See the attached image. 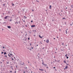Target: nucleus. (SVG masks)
<instances>
[{"instance_id": "f257e3e1", "label": "nucleus", "mask_w": 73, "mask_h": 73, "mask_svg": "<svg viewBox=\"0 0 73 73\" xmlns=\"http://www.w3.org/2000/svg\"><path fill=\"white\" fill-rule=\"evenodd\" d=\"M19 62L21 63V65H24V63L23 62Z\"/></svg>"}, {"instance_id": "f03ea898", "label": "nucleus", "mask_w": 73, "mask_h": 73, "mask_svg": "<svg viewBox=\"0 0 73 73\" xmlns=\"http://www.w3.org/2000/svg\"><path fill=\"white\" fill-rule=\"evenodd\" d=\"M24 41H27V38L26 37H24Z\"/></svg>"}, {"instance_id": "7ed1b4c3", "label": "nucleus", "mask_w": 73, "mask_h": 73, "mask_svg": "<svg viewBox=\"0 0 73 73\" xmlns=\"http://www.w3.org/2000/svg\"><path fill=\"white\" fill-rule=\"evenodd\" d=\"M36 27V26L35 25H32L31 26V27L32 28H33V27Z\"/></svg>"}, {"instance_id": "20e7f679", "label": "nucleus", "mask_w": 73, "mask_h": 73, "mask_svg": "<svg viewBox=\"0 0 73 73\" xmlns=\"http://www.w3.org/2000/svg\"><path fill=\"white\" fill-rule=\"evenodd\" d=\"M46 42H47V43H48H48L49 42V40H47L46 41Z\"/></svg>"}, {"instance_id": "39448f33", "label": "nucleus", "mask_w": 73, "mask_h": 73, "mask_svg": "<svg viewBox=\"0 0 73 73\" xmlns=\"http://www.w3.org/2000/svg\"><path fill=\"white\" fill-rule=\"evenodd\" d=\"M7 18H8L7 16H6V17H4V19H7Z\"/></svg>"}, {"instance_id": "423d86ee", "label": "nucleus", "mask_w": 73, "mask_h": 73, "mask_svg": "<svg viewBox=\"0 0 73 73\" xmlns=\"http://www.w3.org/2000/svg\"><path fill=\"white\" fill-rule=\"evenodd\" d=\"M68 66H67V65H66V67H65V69H68Z\"/></svg>"}, {"instance_id": "0eeeda50", "label": "nucleus", "mask_w": 73, "mask_h": 73, "mask_svg": "<svg viewBox=\"0 0 73 73\" xmlns=\"http://www.w3.org/2000/svg\"><path fill=\"white\" fill-rule=\"evenodd\" d=\"M28 32H29V34H31V33H32V31H31V30H30V31H29Z\"/></svg>"}, {"instance_id": "6e6552de", "label": "nucleus", "mask_w": 73, "mask_h": 73, "mask_svg": "<svg viewBox=\"0 0 73 73\" xmlns=\"http://www.w3.org/2000/svg\"><path fill=\"white\" fill-rule=\"evenodd\" d=\"M7 27L9 29H10V28H11V27L10 26H7Z\"/></svg>"}, {"instance_id": "1a4fd4ad", "label": "nucleus", "mask_w": 73, "mask_h": 73, "mask_svg": "<svg viewBox=\"0 0 73 73\" xmlns=\"http://www.w3.org/2000/svg\"><path fill=\"white\" fill-rule=\"evenodd\" d=\"M10 55H11L10 56H12L13 57H14V55H13L12 54H10Z\"/></svg>"}, {"instance_id": "9d476101", "label": "nucleus", "mask_w": 73, "mask_h": 73, "mask_svg": "<svg viewBox=\"0 0 73 73\" xmlns=\"http://www.w3.org/2000/svg\"><path fill=\"white\" fill-rule=\"evenodd\" d=\"M24 18H25V19H24V20H25V19H27V17H25V16H24Z\"/></svg>"}, {"instance_id": "9b49d317", "label": "nucleus", "mask_w": 73, "mask_h": 73, "mask_svg": "<svg viewBox=\"0 0 73 73\" xmlns=\"http://www.w3.org/2000/svg\"><path fill=\"white\" fill-rule=\"evenodd\" d=\"M39 37L41 38H42V37L40 35H39Z\"/></svg>"}, {"instance_id": "f8f14e48", "label": "nucleus", "mask_w": 73, "mask_h": 73, "mask_svg": "<svg viewBox=\"0 0 73 73\" xmlns=\"http://www.w3.org/2000/svg\"><path fill=\"white\" fill-rule=\"evenodd\" d=\"M52 8V6L51 5H50L49 6V9H51Z\"/></svg>"}, {"instance_id": "ddd939ff", "label": "nucleus", "mask_w": 73, "mask_h": 73, "mask_svg": "<svg viewBox=\"0 0 73 73\" xmlns=\"http://www.w3.org/2000/svg\"><path fill=\"white\" fill-rule=\"evenodd\" d=\"M64 62L65 63V64H66V61L65 60L64 61Z\"/></svg>"}, {"instance_id": "4468645a", "label": "nucleus", "mask_w": 73, "mask_h": 73, "mask_svg": "<svg viewBox=\"0 0 73 73\" xmlns=\"http://www.w3.org/2000/svg\"><path fill=\"white\" fill-rule=\"evenodd\" d=\"M70 7H71V8H73V5H71L70 6Z\"/></svg>"}, {"instance_id": "2eb2a0df", "label": "nucleus", "mask_w": 73, "mask_h": 73, "mask_svg": "<svg viewBox=\"0 0 73 73\" xmlns=\"http://www.w3.org/2000/svg\"><path fill=\"white\" fill-rule=\"evenodd\" d=\"M8 13H9V14H10V13H11L10 12V11H8Z\"/></svg>"}, {"instance_id": "dca6fc26", "label": "nucleus", "mask_w": 73, "mask_h": 73, "mask_svg": "<svg viewBox=\"0 0 73 73\" xmlns=\"http://www.w3.org/2000/svg\"><path fill=\"white\" fill-rule=\"evenodd\" d=\"M28 49H29V50H31H31H32V49L31 48H30V49H29V48H28Z\"/></svg>"}, {"instance_id": "f3484780", "label": "nucleus", "mask_w": 73, "mask_h": 73, "mask_svg": "<svg viewBox=\"0 0 73 73\" xmlns=\"http://www.w3.org/2000/svg\"><path fill=\"white\" fill-rule=\"evenodd\" d=\"M65 31L66 32V34H68V32H67V30H66Z\"/></svg>"}, {"instance_id": "a211bd4d", "label": "nucleus", "mask_w": 73, "mask_h": 73, "mask_svg": "<svg viewBox=\"0 0 73 73\" xmlns=\"http://www.w3.org/2000/svg\"><path fill=\"white\" fill-rule=\"evenodd\" d=\"M73 22L72 23V24H70V25H71V26H72V25H73Z\"/></svg>"}, {"instance_id": "6ab92c4d", "label": "nucleus", "mask_w": 73, "mask_h": 73, "mask_svg": "<svg viewBox=\"0 0 73 73\" xmlns=\"http://www.w3.org/2000/svg\"><path fill=\"white\" fill-rule=\"evenodd\" d=\"M8 56H9V57H11V55L9 54H8Z\"/></svg>"}, {"instance_id": "aec40b11", "label": "nucleus", "mask_w": 73, "mask_h": 73, "mask_svg": "<svg viewBox=\"0 0 73 73\" xmlns=\"http://www.w3.org/2000/svg\"><path fill=\"white\" fill-rule=\"evenodd\" d=\"M4 54H7L6 52H4Z\"/></svg>"}, {"instance_id": "412c9836", "label": "nucleus", "mask_w": 73, "mask_h": 73, "mask_svg": "<svg viewBox=\"0 0 73 73\" xmlns=\"http://www.w3.org/2000/svg\"><path fill=\"white\" fill-rule=\"evenodd\" d=\"M11 59H12V60H14L13 58H12V57H11Z\"/></svg>"}, {"instance_id": "4be33fe9", "label": "nucleus", "mask_w": 73, "mask_h": 73, "mask_svg": "<svg viewBox=\"0 0 73 73\" xmlns=\"http://www.w3.org/2000/svg\"><path fill=\"white\" fill-rule=\"evenodd\" d=\"M42 64H43L44 65H45V64H44V62H42Z\"/></svg>"}, {"instance_id": "5701e85b", "label": "nucleus", "mask_w": 73, "mask_h": 73, "mask_svg": "<svg viewBox=\"0 0 73 73\" xmlns=\"http://www.w3.org/2000/svg\"><path fill=\"white\" fill-rule=\"evenodd\" d=\"M27 34H26L25 35V37H27Z\"/></svg>"}, {"instance_id": "b1692460", "label": "nucleus", "mask_w": 73, "mask_h": 73, "mask_svg": "<svg viewBox=\"0 0 73 73\" xmlns=\"http://www.w3.org/2000/svg\"><path fill=\"white\" fill-rule=\"evenodd\" d=\"M66 58H67V59H68V58H69V57H68V56H67V57H66Z\"/></svg>"}, {"instance_id": "393cba45", "label": "nucleus", "mask_w": 73, "mask_h": 73, "mask_svg": "<svg viewBox=\"0 0 73 73\" xmlns=\"http://www.w3.org/2000/svg\"><path fill=\"white\" fill-rule=\"evenodd\" d=\"M27 39H28V40H30V38H27Z\"/></svg>"}, {"instance_id": "a878e982", "label": "nucleus", "mask_w": 73, "mask_h": 73, "mask_svg": "<svg viewBox=\"0 0 73 73\" xmlns=\"http://www.w3.org/2000/svg\"><path fill=\"white\" fill-rule=\"evenodd\" d=\"M62 19H63V20H64V19L65 20L66 19L65 18H63Z\"/></svg>"}, {"instance_id": "bb28decb", "label": "nucleus", "mask_w": 73, "mask_h": 73, "mask_svg": "<svg viewBox=\"0 0 73 73\" xmlns=\"http://www.w3.org/2000/svg\"><path fill=\"white\" fill-rule=\"evenodd\" d=\"M46 13H47V15H48V12L46 11Z\"/></svg>"}, {"instance_id": "cd10ccee", "label": "nucleus", "mask_w": 73, "mask_h": 73, "mask_svg": "<svg viewBox=\"0 0 73 73\" xmlns=\"http://www.w3.org/2000/svg\"><path fill=\"white\" fill-rule=\"evenodd\" d=\"M15 5H14V4L12 3V6H14Z\"/></svg>"}, {"instance_id": "c85d7f7f", "label": "nucleus", "mask_w": 73, "mask_h": 73, "mask_svg": "<svg viewBox=\"0 0 73 73\" xmlns=\"http://www.w3.org/2000/svg\"><path fill=\"white\" fill-rule=\"evenodd\" d=\"M64 24H65V25H66V22H64Z\"/></svg>"}, {"instance_id": "c756f323", "label": "nucleus", "mask_w": 73, "mask_h": 73, "mask_svg": "<svg viewBox=\"0 0 73 73\" xmlns=\"http://www.w3.org/2000/svg\"><path fill=\"white\" fill-rule=\"evenodd\" d=\"M62 45H64V42H63L62 43Z\"/></svg>"}, {"instance_id": "7c9ffc66", "label": "nucleus", "mask_w": 73, "mask_h": 73, "mask_svg": "<svg viewBox=\"0 0 73 73\" xmlns=\"http://www.w3.org/2000/svg\"><path fill=\"white\" fill-rule=\"evenodd\" d=\"M9 54L11 55V54H12V52H11V53H9Z\"/></svg>"}, {"instance_id": "2f4dec72", "label": "nucleus", "mask_w": 73, "mask_h": 73, "mask_svg": "<svg viewBox=\"0 0 73 73\" xmlns=\"http://www.w3.org/2000/svg\"><path fill=\"white\" fill-rule=\"evenodd\" d=\"M60 60H58V61H57V62H60Z\"/></svg>"}, {"instance_id": "473e14b6", "label": "nucleus", "mask_w": 73, "mask_h": 73, "mask_svg": "<svg viewBox=\"0 0 73 73\" xmlns=\"http://www.w3.org/2000/svg\"><path fill=\"white\" fill-rule=\"evenodd\" d=\"M30 46L32 45V44H31V43H30Z\"/></svg>"}, {"instance_id": "72a5a7b5", "label": "nucleus", "mask_w": 73, "mask_h": 73, "mask_svg": "<svg viewBox=\"0 0 73 73\" xmlns=\"http://www.w3.org/2000/svg\"><path fill=\"white\" fill-rule=\"evenodd\" d=\"M9 21H12V19H10L9 20Z\"/></svg>"}, {"instance_id": "f704fd0d", "label": "nucleus", "mask_w": 73, "mask_h": 73, "mask_svg": "<svg viewBox=\"0 0 73 73\" xmlns=\"http://www.w3.org/2000/svg\"><path fill=\"white\" fill-rule=\"evenodd\" d=\"M16 21V23L17 24H18V23H18V22H17V21Z\"/></svg>"}, {"instance_id": "c9c22d12", "label": "nucleus", "mask_w": 73, "mask_h": 73, "mask_svg": "<svg viewBox=\"0 0 73 73\" xmlns=\"http://www.w3.org/2000/svg\"><path fill=\"white\" fill-rule=\"evenodd\" d=\"M23 22H25V20H24L23 21Z\"/></svg>"}, {"instance_id": "e433bc0d", "label": "nucleus", "mask_w": 73, "mask_h": 73, "mask_svg": "<svg viewBox=\"0 0 73 73\" xmlns=\"http://www.w3.org/2000/svg\"><path fill=\"white\" fill-rule=\"evenodd\" d=\"M5 4H3V6H5Z\"/></svg>"}, {"instance_id": "4c0bfd02", "label": "nucleus", "mask_w": 73, "mask_h": 73, "mask_svg": "<svg viewBox=\"0 0 73 73\" xmlns=\"http://www.w3.org/2000/svg\"><path fill=\"white\" fill-rule=\"evenodd\" d=\"M3 53H4V52H1V54H3Z\"/></svg>"}, {"instance_id": "58836bf2", "label": "nucleus", "mask_w": 73, "mask_h": 73, "mask_svg": "<svg viewBox=\"0 0 73 73\" xmlns=\"http://www.w3.org/2000/svg\"><path fill=\"white\" fill-rule=\"evenodd\" d=\"M36 1H37V2H39V1H37V0H36Z\"/></svg>"}, {"instance_id": "ea45409f", "label": "nucleus", "mask_w": 73, "mask_h": 73, "mask_svg": "<svg viewBox=\"0 0 73 73\" xmlns=\"http://www.w3.org/2000/svg\"><path fill=\"white\" fill-rule=\"evenodd\" d=\"M65 57H67V54H66V55H65Z\"/></svg>"}, {"instance_id": "a19ab883", "label": "nucleus", "mask_w": 73, "mask_h": 73, "mask_svg": "<svg viewBox=\"0 0 73 73\" xmlns=\"http://www.w3.org/2000/svg\"><path fill=\"white\" fill-rule=\"evenodd\" d=\"M15 73H16V70H15Z\"/></svg>"}, {"instance_id": "79ce46f5", "label": "nucleus", "mask_w": 73, "mask_h": 73, "mask_svg": "<svg viewBox=\"0 0 73 73\" xmlns=\"http://www.w3.org/2000/svg\"><path fill=\"white\" fill-rule=\"evenodd\" d=\"M3 63V62H0V64H2Z\"/></svg>"}, {"instance_id": "37998d69", "label": "nucleus", "mask_w": 73, "mask_h": 73, "mask_svg": "<svg viewBox=\"0 0 73 73\" xmlns=\"http://www.w3.org/2000/svg\"><path fill=\"white\" fill-rule=\"evenodd\" d=\"M42 62H44V61H43V59L42 60Z\"/></svg>"}, {"instance_id": "c03bdc74", "label": "nucleus", "mask_w": 73, "mask_h": 73, "mask_svg": "<svg viewBox=\"0 0 73 73\" xmlns=\"http://www.w3.org/2000/svg\"><path fill=\"white\" fill-rule=\"evenodd\" d=\"M66 65H69V64H68V63H66Z\"/></svg>"}, {"instance_id": "a18cd8bd", "label": "nucleus", "mask_w": 73, "mask_h": 73, "mask_svg": "<svg viewBox=\"0 0 73 73\" xmlns=\"http://www.w3.org/2000/svg\"><path fill=\"white\" fill-rule=\"evenodd\" d=\"M54 61H55V62H56V60L55 59H54Z\"/></svg>"}, {"instance_id": "49530a36", "label": "nucleus", "mask_w": 73, "mask_h": 73, "mask_svg": "<svg viewBox=\"0 0 73 73\" xmlns=\"http://www.w3.org/2000/svg\"><path fill=\"white\" fill-rule=\"evenodd\" d=\"M53 68L54 69H55V68H56V67H54Z\"/></svg>"}, {"instance_id": "de8ad7c7", "label": "nucleus", "mask_w": 73, "mask_h": 73, "mask_svg": "<svg viewBox=\"0 0 73 73\" xmlns=\"http://www.w3.org/2000/svg\"><path fill=\"white\" fill-rule=\"evenodd\" d=\"M7 64H9V62H8L7 63Z\"/></svg>"}, {"instance_id": "09e8293b", "label": "nucleus", "mask_w": 73, "mask_h": 73, "mask_svg": "<svg viewBox=\"0 0 73 73\" xmlns=\"http://www.w3.org/2000/svg\"><path fill=\"white\" fill-rule=\"evenodd\" d=\"M40 42L41 44H42V43L41 42Z\"/></svg>"}, {"instance_id": "8fccbe9b", "label": "nucleus", "mask_w": 73, "mask_h": 73, "mask_svg": "<svg viewBox=\"0 0 73 73\" xmlns=\"http://www.w3.org/2000/svg\"><path fill=\"white\" fill-rule=\"evenodd\" d=\"M33 22V21H31V23H32Z\"/></svg>"}, {"instance_id": "3c124183", "label": "nucleus", "mask_w": 73, "mask_h": 73, "mask_svg": "<svg viewBox=\"0 0 73 73\" xmlns=\"http://www.w3.org/2000/svg\"><path fill=\"white\" fill-rule=\"evenodd\" d=\"M16 68H17V65H16Z\"/></svg>"}, {"instance_id": "603ef678", "label": "nucleus", "mask_w": 73, "mask_h": 73, "mask_svg": "<svg viewBox=\"0 0 73 73\" xmlns=\"http://www.w3.org/2000/svg\"><path fill=\"white\" fill-rule=\"evenodd\" d=\"M41 70L42 71H43V70H42V69H41Z\"/></svg>"}, {"instance_id": "864d4df0", "label": "nucleus", "mask_w": 73, "mask_h": 73, "mask_svg": "<svg viewBox=\"0 0 73 73\" xmlns=\"http://www.w3.org/2000/svg\"><path fill=\"white\" fill-rule=\"evenodd\" d=\"M45 48H46H46H47V46L45 47Z\"/></svg>"}, {"instance_id": "5fc2aeb1", "label": "nucleus", "mask_w": 73, "mask_h": 73, "mask_svg": "<svg viewBox=\"0 0 73 73\" xmlns=\"http://www.w3.org/2000/svg\"><path fill=\"white\" fill-rule=\"evenodd\" d=\"M47 66V65H46V64H45V65H44V66Z\"/></svg>"}, {"instance_id": "6e6d98bb", "label": "nucleus", "mask_w": 73, "mask_h": 73, "mask_svg": "<svg viewBox=\"0 0 73 73\" xmlns=\"http://www.w3.org/2000/svg\"><path fill=\"white\" fill-rule=\"evenodd\" d=\"M5 48V47H4V46H3V49L4 48Z\"/></svg>"}, {"instance_id": "4d7b16f0", "label": "nucleus", "mask_w": 73, "mask_h": 73, "mask_svg": "<svg viewBox=\"0 0 73 73\" xmlns=\"http://www.w3.org/2000/svg\"><path fill=\"white\" fill-rule=\"evenodd\" d=\"M8 16V17H9H9H10V16Z\"/></svg>"}, {"instance_id": "13d9d810", "label": "nucleus", "mask_w": 73, "mask_h": 73, "mask_svg": "<svg viewBox=\"0 0 73 73\" xmlns=\"http://www.w3.org/2000/svg\"><path fill=\"white\" fill-rule=\"evenodd\" d=\"M35 33L36 32V30H35Z\"/></svg>"}, {"instance_id": "bf43d9fd", "label": "nucleus", "mask_w": 73, "mask_h": 73, "mask_svg": "<svg viewBox=\"0 0 73 73\" xmlns=\"http://www.w3.org/2000/svg\"><path fill=\"white\" fill-rule=\"evenodd\" d=\"M25 68L27 69V67H25Z\"/></svg>"}, {"instance_id": "052dcab7", "label": "nucleus", "mask_w": 73, "mask_h": 73, "mask_svg": "<svg viewBox=\"0 0 73 73\" xmlns=\"http://www.w3.org/2000/svg\"><path fill=\"white\" fill-rule=\"evenodd\" d=\"M38 56H39L40 55V53H38Z\"/></svg>"}, {"instance_id": "680f3d73", "label": "nucleus", "mask_w": 73, "mask_h": 73, "mask_svg": "<svg viewBox=\"0 0 73 73\" xmlns=\"http://www.w3.org/2000/svg\"><path fill=\"white\" fill-rule=\"evenodd\" d=\"M14 58L15 60L16 59V58L15 57H14Z\"/></svg>"}, {"instance_id": "e2e57ef3", "label": "nucleus", "mask_w": 73, "mask_h": 73, "mask_svg": "<svg viewBox=\"0 0 73 73\" xmlns=\"http://www.w3.org/2000/svg\"><path fill=\"white\" fill-rule=\"evenodd\" d=\"M70 11H71V10H72V9H71V8H70Z\"/></svg>"}, {"instance_id": "0e129e2a", "label": "nucleus", "mask_w": 73, "mask_h": 73, "mask_svg": "<svg viewBox=\"0 0 73 73\" xmlns=\"http://www.w3.org/2000/svg\"><path fill=\"white\" fill-rule=\"evenodd\" d=\"M25 26H26V27H27V25H25Z\"/></svg>"}, {"instance_id": "69168bd1", "label": "nucleus", "mask_w": 73, "mask_h": 73, "mask_svg": "<svg viewBox=\"0 0 73 73\" xmlns=\"http://www.w3.org/2000/svg\"><path fill=\"white\" fill-rule=\"evenodd\" d=\"M19 24H20V21H19Z\"/></svg>"}, {"instance_id": "338daca9", "label": "nucleus", "mask_w": 73, "mask_h": 73, "mask_svg": "<svg viewBox=\"0 0 73 73\" xmlns=\"http://www.w3.org/2000/svg\"><path fill=\"white\" fill-rule=\"evenodd\" d=\"M44 47H43V48H42V49H44Z\"/></svg>"}, {"instance_id": "774afa93", "label": "nucleus", "mask_w": 73, "mask_h": 73, "mask_svg": "<svg viewBox=\"0 0 73 73\" xmlns=\"http://www.w3.org/2000/svg\"><path fill=\"white\" fill-rule=\"evenodd\" d=\"M61 12H63V11H62V10H61Z\"/></svg>"}]
</instances>
